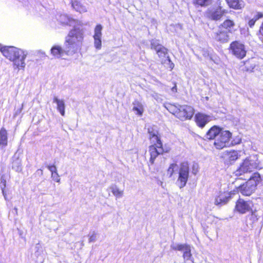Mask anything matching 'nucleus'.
<instances>
[{"label":"nucleus","mask_w":263,"mask_h":263,"mask_svg":"<svg viewBox=\"0 0 263 263\" xmlns=\"http://www.w3.org/2000/svg\"><path fill=\"white\" fill-rule=\"evenodd\" d=\"M102 26L101 25H97L95 29V34L93 37H101Z\"/></svg>","instance_id":"f704fd0d"},{"label":"nucleus","mask_w":263,"mask_h":263,"mask_svg":"<svg viewBox=\"0 0 263 263\" xmlns=\"http://www.w3.org/2000/svg\"><path fill=\"white\" fill-rule=\"evenodd\" d=\"M14 210L15 211L16 213H17V208L15 207L14 208Z\"/></svg>","instance_id":"6e6d98bb"},{"label":"nucleus","mask_w":263,"mask_h":263,"mask_svg":"<svg viewBox=\"0 0 263 263\" xmlns=\"http://www.w3.org/2000/svg\"><path fill=\"white\" fill-rule=\"evenodd\" d=\"M230 52L238 59H242L246 55L247 51L243 44L238 41L232 42L229 47Z\"/></svg>","instance_id":"6e6552de"},{"label":"nucleus","mask_w":263,"mask_h":263,"mask_svg":"<svg viewBox=\"0 0 263 263\" xmlns=\"http://www.w3.org/2000/svg\"><path fill=\"white\" fill-rule=\"evenodd\" d=\"M259 38L263 43V22L262 23L259 30Z\"/></svg>","instance_id":"79ce46f5"},{"label":"nucleus","mask_w":263,"mask_h":263,"mask_svg":"<svg viewBox=\"0 0 263 263\" xmlns=\"http://www.w3.org/2000/svg\"><path fill=\"white\" fill-rule=\"evenodd\" d=\"M260 216L257 214V211L255 210L254 211H252L251 214H249L246 218V222L247 224L250 225L251 227H253V223L256 222L259 218Z\"/></svg>","instance_id":"b1692460"},{"label":"nucleus","mask_w":263,"mask_h":263,"mask_svg":"<svg viewBox=\"0 0 263 263\" xmlns=\"http://www.w3.org/2000/svg\"><path fill=\"white\" fill-rule=\"evenodd\" d=\"M8 145V133L4 127L0 129V149L5 148Z\"/></svg>","instance_id":"4be33fe9"},{"label":"nucleus","mask_w":263,"mask_h":263,"mask_svg":"<svg viewBox=\"0 0 263 263\" xmlns=\"http://www.w3.org/2000/svg\"><path fill=\"white\" fill-rule=\"evenodd\" d=\"M8 46H3L2 44H0V51L3 53V51L6 48H7Z\"/></svg>","instance_id":"864d4df0"},{"label":"nucleus","mask_w":263,"mask_h":263,"mask_svg":"<svg viewBox=\"0 0 263 263\" xmlns=\"http://www.w3.org/2000/svg\"><path fill=\"white\" fill-rule=\"evenodd\" d=\"M83 30L82 26L74 25L73 29L66 38L65 45L70 52H74L80 47L83 39Z\"/></svg>","instance_id":"f257e3e1"},{"label":"nucleus","mask_w":263,"mask_h":263,"mask_svg":"<svg viewBox=\"0 0 263 263\" xmlns=\"http://www.w3.org/2000/svg\"><path fill=\"white\" fill-rule=\"evenodd\" d=\"M147 132L149 134V139L152 142L154 143H157V145H159V146H161V141L160 137L158 136V132L153 127L148 128Z\"/></svg>","instance_id":"412c9836"},{"label":"nucleus","mask_w":263,"mask_h":263,"mask_svg":"<svg viewBox=\"0 0 263 263\" xmlns=\"http://www.w3.org/2000/svg\"><path fill=\"white\" fill-rule=\"evenodd\" d=\"M65 105L64 101L63 100H61V101L59 103V104H57V109L60 112L61 115L63 116L65 115Z\"/></svg>","instance_id":"72a5a7b5"},{"label":"nucleus","mask_w":263,"mask_h":263,"mask_svg":"<svg viewBox=\"0 0 263 263\" xmlns=\"http://www.w3.org/2000/svg\"><path fill=\"white\" fill-rule=\"evenodd\" d=\"M228 31L219 30L214 32L213 37L218 42L222 43H227L229 40V35Z\"/></svg>","instance_id":"aec40b11"},{"label":"nucleus","mask_w":263,"mask_h":263,"mask_svg":"<svg viewBox=\"0 0 263 263\" xmlns=\"http://www.w3.org/2000/svg\"><path fill=\"white\" fill-rule=\"evenodd\" d=\"M196 3L201 6H207L212 3V0H195Z\"/></svg>","instance_id":"c9c22d12"},{"label":"nucleus","mask_w":263,"mask_h":263,"mask_svg":"<svg viewBox=\"0 0 263 263\" xmlns=\"http://www.w3.org/2000/svg\"><path fill=\"white\" fill-rule=\"evenodd\" d=\"M231 192H224L221 193L215 200L216 205L222 206L226 204L232 198Z\"/></svg>","instance_id":"dca6fc26"},{"label":"nucleus","mask_w":263,"mask_h":263,"mask_svg":"<svg viewBox=\"0 0 263 263\" xmlns=\"http://www.w3.org/2000/svg\"><path fill=\"white\" fill-rule=\"evenodd\" d=\"M195 120L197 126L203 128L211 120V117L203 113L198 112L195 116Z\"/></svg>","instance_id":"f8f14e48"},{"label":"nucleus","mask_w":263,"mask_h":263,"mask_svg":"<svg viewBox=\"0 0 263 263\" xmlns=\"http://www.w3.org/2000/svg\"><path fill=\"white\" fill-rule=\"evenodd\" d=\"M257 155H252L247 158L236 171V176H240L243 174L252 172L254 169L260 168Z\"/></svg>","instance_id":"20e7f679"},{"label":"nucleus","mask_w":263,"mask_h":263,"mask_svg":"<svg viewBox=\"0 0 263 263\" xmlns=\"http://www.w3.org/2000/svg\"><path fill=\"white\" fill-rule=\"evenodd\" d=\"M232 133L229 130H221L219 136L215 139L214 145L217 149H222L225 147L231 146L230 140Z\"/></svg>","instance_id":"39448f33"},{"label":"nucleus","mask_w":263,"mask_h":263,"mask_svg":"<svg viewBox=\"0 0 263 263\" xmlns=\"http://www.w3.org/2000/svg\"><path fill=\"white\" fill-rule=\"evenodd\" d=\"M95 46L97 49H100L102 46L101 37H93Z\"/></svg>","instance_id":"4c0bfd02"},{"label":"nucleus","mask_w":263,"mask_h":263,"mask_svg":"<svg viewBox=\"0 0 263 263\" xmlns=\"http://www.w3.org/2000/svg\"><path fill=\"white\" fill-rule=\"evenodd\" d=\"M230 8L234 9H241L245 7V4L242 0H226Z\"/></svg>","instance_id":"5701e85b"},{"label":"nucleus","mask_w":263,"mask_h":263,"mask_svg":"<svg viewBox=\"0 0 263 263\" xmlns=\"http://www.w3.org/2000/svg\"><path fill=\"white\" fill-rule=\"evenodd\" d=\"M166 58V59L164 60H162L161 61V63L162 64L164 65V66L167 68H170L171 70H172L174 67V64L172 62L169 56L167 55V57Z\"/></svg>","instance_id":"2f4dec72"},{"label":"nucleus","mask_w":263,"mask_h":263,"mask_svg":"<svg viewBox=\"0 0 263 263\" xmlns=\"http://www.w3.org/2000/svg\"><path fill=\"white\" fill-rule=\"evenodd\" d=\"M177 86H176V85H175L174 87H172V91L173 92H177Z\"/></svg>","instance_id":"5fc2aeb1"},{"label":"nucleus","mask_w":263,"mask_h":263,"mask_svg":"<svg viewBox=\"0 0 263 263\" xmlns=\"http://www.w3.org/2000/svg\"><path fill=\"white\" fill-rule=\"evenodd\" d=\"M71 7L76 11L80 13L85 12L87 9L85 6L81 4V3L77 0H72L71 2Z\"/></svg>","instance_id":"393cba45"},{"label":"nucleus","mask_w":263,"mask_h":263,"mask_svg":"<svg viewBox=\"0 0 263 263\" xmlns=\"http://www.w3.org/2000/svg\"><path fill=\"white\" fill-rule=\"evenodd\" d=\"M133 110L136 112V114L139 116H142L144 111L142 103L138 100H136L133 102Z\"/></svg>","instance_id":"a878e982"},{"label":"nucleus","mask_w":263,"mask_h":263,"mask_svg":"<svg viewBox=\"0 0 263 263\" xmlns=\"http://www.w3.org/2000/svg\"><path fill=\"white\" fill-rule=\"evenodd\" d=\"M262 17H263L262 13H261L260 12H258L257 14L254 16V18L256 20H257L258 19L261 18Z\"/></svg>","instance_id":"8fccbe9b"},{"label":"nucleus","mask_w":263,"mask_h":263,"mask_svg":"<svg viewBox=\"0 0 263 263\" xmlns=\"http://www.w3.org/2000/svg\"><path fill=\"white\" fill-rule=\"evenodd\" d=\"M227 12V11L222 9V7L218 6L209 8L206 12V15L207 17L211 20L218 21Z\"/></svg>","instance_id":"1a4fd4ad"},{"label":"nucleus","mask_w":263,"mask_h":263,"mask_svg":"<svg viewBox=\"0 0 263 263\" xmlns=\"http://www.w3.org/2000/svg\"><path fill=\"white\" fill-rule=\"evenodd\" d=\"M3 54L9 60L13 61L18 69L25 67L26 64L24 60L26 54L24 51L13 46H8L3 51Z\"/></svg>","instance_id":"f03ea898"},{"label":"nucleus","mask_w":263,"mask_h":263,"mask_svg":"<svg viewBox=\"0 0 263 263\" xmlns=\"http://www.w3.org/2000/svg\"><path fill=\"white\" fill-rule=\"evenodd\" d=\"M2 190V194L4 197V198L5 200H8V199H7V194H6V191L5 190V189H1Z\"/></svg>","instance_id":"3c124183"},{"label":"nucleus","mask_w":263,"mask_h":263,"mask_svg":"<svg viewBox=\"0 0 263 263\" xmlns=\"http://www.w3.org/2000/svg\"><path fill=\"white\" fill-rule=\"evenodd\" d=\"M168 49L164 47L163 45L161 46L156 51L158 57L160 58H166L167 54Z\"/></svg>","instance_id":"7c9ffc66"},{"label":"nucleus","mask_w":263,"mask_h":263,"mask_svg":"<svg viewBox=\"0 0 263 263\" xmlns=\"http://www.w3.org/2000/svg\"><path fill=\"white\" fill-rule=\"evenodd\" d=\"M96 240V234L95 232H93V234L90 236L89 239V242H95Z\"/></svg>","instance_id":"a18cd8bd"},{"label":"nucleus","mask_w":263,"mask_h":263,"mask_svg":"<svg viewBox=\"0 0 263 263\" xmlns=\"http://www.w3.org/2000/svg\"><path fill=\"white\" fill-rule=\"evenodd\" d=\"M179 104L177 105H173L170 103L166 104L164 105L165 108L171 113L177 115V112L178 111Z\"/></svg>","instance_id":"c85d7f7f"},{"label":"nucleus","mask_w":263,"mask_h":263,"mask_svg":"<svg viewBox=\"0 0 263 263\" xmlns=\"http://www.w3.org/2000/svg\"><path fill=\"white\" fill-rule=\"evenodd\" d=\"M57 20L62 24L69 26L77 25L78 21L73 19L65 14H61L58 16Z\"/></svg>","instance_id":"f3484780"},{"label":"nucleus","mask_w":263,"mask_h":263,"mask_svg":"<svg viewBox=\"0 0 263 263\" xmlns=\"http://www.w3.org/2000/svg\"><path fill=\"white\" fill-rule=\"evenodd\" d=\"M257 20L254 17L249 21L248 24L250 27H252Z\"/></svg>","instance_id":"49530a36"},{"label":"nucleus","mask_w":263,"mask_h":263,"mask_svg":"<svg viewBox=\"0 0 263 263\" xmlns=\"http://www.w3.org/2000/svg\"><path fill=\"white\" fill-rule=\"evenodd\" d=\"M235 25L234 22L230 20H226L223 22L222 24H221L219 28V29L221 28V27L224 28L228 30V32H232V28Z\"/></svg>","instance_id":"bb28decb"},{"label":"nucleus","mask_w":263,"mask_h":263,"mask_svg":"<svg viewBox=\"0 0 263 263\" xmlns=\"http://www.w3.org/2000/svg\"><path fill=\"white\" fill-rule=\"evenodd\" d=\"M12 168L17 172L22 171V160L20 159V154L15 153L12 158Z\"/></svg>","instance_id":"a211bd4d"},{"label":"nucleus","mask_w":263,"mask_h":263,"mask_svg":"<svg viewBox=\"0 0 263 263\" xmlns=\"http://www.w3.org/2000/svg\"><path fill=\"white\" fill-rule=\"evenodd\" d=\"M222 157L224 160V163L230 165L238 158V153L236 151H227L223 153Z\"/></svg>","instance_id":"4468645a"},{"label":"nucleus","mask_w":263,"mask_h":263,"mask_svg":"<svg viewBox=\"0 0 263 263\" xmlns=\"http://www.w3.org/2000/svg\"><path fill=\"white\" fill-rule=\"evenodd\" d=\"M157 144V143H155L149 147L148 151L151 155L149 162L151 165L154 164L155 159L158 155L163 154V151L160 149L161 146H159Z\"/></svg>","instance_id":"2eb2a0df"},{"label":"nucleus","mask_w":263,"mask_h":263,"mask_svg":"<svg viewBox=\"0 0 263 263\" xmlns=\"http://www.w3.org/2000/svg\"><path fill=\"white\" fill-rule=\"evenodd\" d=\"M43 174V170L42 169H38L35 173V175L38 176H42Z\"/></svg>","instance_id":"09e8293b"},{"label":"nucleus","mask_w":263,"mask_h":263,"mask_svg":"<svg viewBox=\"0 0 263 263\" xmlns=\"http://www.w3.org/2000/svg\"><path fill=\"white\" fill-rule=\"evenodd\" d=\"M161 46L162 45L160 43L159 40L156 39H152L151 40V48L152 49L156 51L157 49H159Z\"/></svg>","instance_id":"473e14b6"},{"label":"nucleus","mask_w":263,"mask_h":263,"mask_svg":"<svg viewBox=\"0 0 263 263\" xmlns=\"http://www.w3.org/2000/svg\"><path fill=\"white\" fill-rule=\"evenodd\" d=\"M6 186V176L3 174L1 176V183H0V187L1 189H5Z\"/></svg>","instance_id":"58836bf2"},{"label":"nucleus","mask_w":263,"mask_h":263,"mask_svg":"<svg viewBox=\"0 0 263 263\" xmlns=\"http://www.w3.org/2000/svg\"><path fill=\"white\" fill-rule=\"evenodd\" d=\"M255 67V64L252 63V60H249L245 62L243 70L248 72H252Z\"/></svg>","instance_id":"c756f323"},{"label":"nucleus","mask_w":263,"mask_h":263,"mask_svg":"<svg viewBox=\"0 0 263 263\" xmlns=\"http://www.w3.org/2000/svg\"><path fill=\"white\" fill-rule=\"evenodd\" d=\"M198 172V164L194 163L192 166V173L194 175H196Z\"/></svg>","instance_id":"37998d69"},{"label":"nucleus","mask_w":263,"mask_h":263,"mask_svg":"<svg viewBox=\"0 0 263 263\" xmlns=\"http://www.w3.org/2000/svg\"><path fill=\"white\" fill-rule=\"evenodd\" d=\"M178 111L177 112L176 117L182 121L191 119L194 115V109L188 105H179Z\"/></svg>","instance_id":"9d476101"},{"label":"nucleus","mask_w":263,"mask_h":263,"mask_svg":"<svg viewBox=\"0 0 263 263\" xmlns=\"http://www.w3.org/2000/svg\"><path fill=\"white\" fill-rule=\"evenodd\" d=\"M171 248L174 250L182 251L185 263H194V258L191 253V246L186 243H174L171 245Z\"/></svg>","instance_id":"0eeeda50"},{"label":"nucleus","mask_w":263,"mask_h":263,"mask_svg":"<svg viewBox=\"0 0 263 263\" xmlns=\"http://www.w3.org/2000/svg\"><path fill=\"white\" fill-rule=\"evenodd\" d=\"M221 130L222 129L219 126L214 125L207 132L205 137L209 140L214 139L219 136Z\"/></svg>","instance_id":"6ab92c4d"},{"label":"nucleus","mask_w":263,"mask_h":263,"mask_svg":"<svg viewBox=\"0 0 263 263\" xmlns=\"http://www.w3.org/2000/svg\"><path fill=\"white\" fill-rule=\"evenodd\" d=\"M241 141V139L239 137H236L232 140H230V143H232L231 145H235L239 144Z\"/></svg>","instance_id":"ea45409f"},{"label":"nucleus","mask_w":263,"mask_h":263,"mask_svg":"<svg viewBox=\"0 0 263 263\" xmlns=\"http://www.w3.org/2000/svg\"><path fill=\"white\" fill-rule=\"evenodd\" d=\"M61 101V100L59 99L57 97L54 96L53 98V102L56 103L57 104H59V103Z\"/></svg>","instance_id":"603ef678"},{"label":"nucleus","mask_w":263,"mask_h":263,"mask_svg":"<svg viewBox=\"0 0 263 263\" xmlns=\"http://www.w3.org/2000/svg\"><path fill=\"white\" fill-rule=\"evenodd\" d=\"M46 167L51 172V174L57 173V167L54 164L52 165H47Z\"/></svg>","instance_id":"a19ab883"},{"label":"nucleus","mask_w":263,"mask_h":263,"mask_svg":"<svg viewBox=\"0 0 263 263\" xmlns=\"http://www.w3.org/2000/svg\"><path fill=\"white\" fill-rule=\"evenodd\" d=\"M160 149H162V151H163V154L164 153H168L170 151V148H168V147H163V145H162V142H161V145L160 147Z\"/></svg>","instance_id":"de8ad7c7"},{"label":"nucleus","mask_w":263,"mask_h":263,"mask_svg":"<svg viewBox=\"0 0 263 263\" xmlns=\"http://www.w3.org/2000/svg\"><path fill=\"white\" fill-rule=\"evenodd\" d=\"M177 167V165L176 163H172L170 165L167 170V174H169L170 177L173 175L174 172V169Z\"/></svg>","instance_id":"e433bc0d"},{"label":"nucleus","mask_w":263,"mask_h":263,"mask_svg":"<svg viewBox=\"0 0 263 263\" xmlns=\"http://www.w3.org/2000/svg\"><path fill=\"white\" fill-rule=\"evenodd\" d=\"M109 189L116 198H120L123 196V191L120 190L116 185L112 184L109 187Z\"/></svg>","instance_id":"cd10ccee"},{"label":"nucleus","mask_w":263,"mask_h":263,"mask_svg":"<svg viewBox=\"0 0 263 263\" xmlns=\"http://www.w3.org/2000/svg\"><path fill=\"white\" fill-rule=\"evenodd\" d=\"M203 55H204V56H206V53H204Z\"/></svg>","instance_id":"bf43d9fd"},{"label":"nucleus","mask_w":263,"mask_h":263,"mask_svg":"<svg viewBox=\"0 0 263 263\" xmlns=\"http://www.w3.org/2000/svg\"><path fill=\"white\" fill-rule=\"evenodd\" d=\"M237 180L235 181V182H234L235 184H236L237 183Z\"/></svg>","instance_id":"13d9d810"},{"label":"nucleus","mask_w":263,"mask_h":263,"mask_svg":"<svg viewBox=\"0 0 263 263\" xmlns=\"http://www.w3.org/2000/svg\"><path fill=\"white\" fill-rule=\"evenodd\" d=\"M263 180V176L257 173H254L250 179L245 183L238 186L239 192L243 195L250 196L256 189V186Z\"/></svg>","instance_id":"7ed1b4c3"},{"label":"nucleus","mask_w":263,"mask_h":263,"mask_svg":"<svg viewBox=\"0 0 263 263\" xmlns=\"http://www.w3.org/2000/svg\"><path fill=\"white\" fill-rule=\"evenodd\" d=\"M23 104H22V107L21 108V110H20V111H21V110L23 109Z\"/></svg>","instance_id":"4d7b16f0"},{"label":"nucleus","mask_w":263,"mask_h":263,"mask_svg":"<svg viewBox=\"0 0 263 263\" xmlns=\"http://www.w3.org/2000/svg\"><path fill=\"white\" fill-rule=\"evenodd\" d=\"M251 202L239 198L236 201L235 207V210L240 214H245L251 210Z\"/></svg>","instance_id":"9b49d317"},{"label":"nucleus","mask_w":263,"mask_h":263,"mask_svg":"<svg viewBox=\"0 0 263 263\" xmlns=\"http://www.w3.org/2000/svg\"><path fill=\"white\" fill-rule=\"evenodd\" d=\"M51 177L52 178L53 180H54L57 182H60V176L58 175V172L56 173H53L51 174Z\"/></svg>","instance_id":"c03bdc74"},{"label":"nucleus","mask_w":263,"mask_h":263,"mask_svg":"<svg viewBox=\"0 0 263 263\" xmlns=\"http://www.w3.org/2000/svg\"><path fill=\"white\" fill-rule=\"evenodd\" d=\"M178 174L177 183L179 188L182 189L186 185L189 177V165L188 162H183L180 164Z\"/></svg>","instance_id":"423d86ee"},{"label":"nucleus","mask_w":263,"mask_h":263,"mask_svg":"<svg viewBox=\"0 0 263 263\" xmlns=\"http://www.w3.org/2000/svg\"><path fill=\"white\" fill-rule=\"evenodd\" d=\"M50 51L53 56L58 59L62 58L65 54L68 55L70 52V49L65 45L63 48L59 45H54L51 48Z\"/></svg>","instance_id":"ddd939ff"}]
</instances>
